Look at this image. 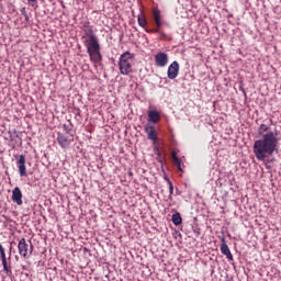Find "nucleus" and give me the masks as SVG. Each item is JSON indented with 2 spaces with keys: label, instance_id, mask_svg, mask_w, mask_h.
I'll return each instance as SVG.
<instances>
[{
  "label": "nucleus",
  "instance_id": "nucleus-24",
  "mask_svg": "<svg viewBox=\"0 0 281 281\" xmlns=\"http://www.w3.org/2000/svg\"><path fill=\"white\" fill-rule=\"evenodd\" d=\"M154 150H155V153H156V155H158V157L161 155L160 153H159V146H155L154 147Z\"/></svg>",
  "mask_w": 281,
  "mask_h": 281
},
{
  "label": "nucleus",
  "instance_id": "nucleus-16",
  "mask_svg": "<svg viewBox=\"0 0 281 281\" xmlns=\"http://www.w3.org/2000/svg\"><path fill=\"white\" fill-rule=\"evenodd\" d=\"M154 20H155V23L157 25V27H161L162 23H161V14L159 12L158 9H155L154 10Z\"/></svg>",
  "mask_w": 281,
  "mask_h": 281
},
{
  "label": "nucleus",
  "instance_id": "nucleus-3",
  "mask_svg": "<svg viewBox=\"0 0 281 281\" xmlns=\"http://www.w3.org/2000/svg\"><path fill=\"white\" fill-rule=\"evenodd\" d=\"M135 63V54L125 52L119 59V71L122 76H130L133 74V65Z\"/></svg>",
  "mask_w": 281,
  "mask_h": 281
},
{
  "label": "nucleus",
  "instance_id": "nucleus-18",
  "mask_svg": "<svg viewBox=\"0 0 281 281\" xmlns=\"http://www.w3.org/2000/svg\"><path fill=\"white\" fill-rule=\"evenodd\" d=\"M137 21H138V25L140 27H146L147 21H146V18L144 15H138Z\"/></svg>",
  "mask_w": 281,
  "mask_h": 281
},
{
  "label": "nucleus",
  "instance_id": "nucleus-17",
  "mask_svg": "<svg viewBox=\"0 0 281 281\" xmlns=\"http://www.w3.org/2000/svg\"><path fill=\"white\" fill-rule=\"evenodd\" d=\"M171 221L173 225H181L183 223V218L181 217V213L172 214Z\"/></svg>",
  "mask_w": 281,
  "mask_h": 281
},
{
  "label": "nucleus",
  "instance_id": "nucleus-14",
  "mask_svg": "<svg viewBox=\"0 0 281 281\" xmlns=\"http://www.w3.org/2000/svg\"><path fill=\"white\" fill-rule=\"evenodd\" d=\"M83 34L85 36H82V38L87 37V38H92V36H98L95 35V33L93 32V26L89 24V22H87L83 25Z\"/></svg>",
  "mask_w": 281,
  "mask_h": 281
},
{
  "label": "nucleus",
  "instance_id": "nucleus-1",
  "mask_svg": "<svg viewBox=\"0 0 281 281\" xmlns=\"http://www.w3.org/2000/svg\"><path fill=\"white\" fill-rule=\"evenodd\" d=\"M277 133L268 132L262 135L261 139H258L254 144V154L258 161H265L267 157H271L278 149L279 139L276 136Z\"/></svg>",
  "mask_w": 281,
  "mask_h": 281
},
{
  "label": "nucleus",
  "instance_id": "nucleus-30",
  "mask_svg": "<svg viewBox=\"0 0 281 281\" xmlns=\"http://www.w3.org/2000/svg\"><path fill=\"white\" fill-rule=\"evenodd\" d=\"M146 32H147L148 34H150V32H153V31H150V30H146Z\"/></svg>",
  "mask_w": 281,
  "mask_h": 281
},
{
  "label": "nucleus",
  "instance_id": "nucleus-7",
  "mask_svg": "<svg viewBox=\"0 0 281 281\" xmlns=\"http://www.w3.org/2000/svg\"><path fill=\"white\" fill-rule=\"evenodd\" d=\"M10 135V142H11V147L14 149L16 146H22L23 145V139L21 136H19V132L16 130L9 131Z\"/></svg>",
  "mask_w": 281,
  "mask_h": 281
},
{
  "label": "nucleus",
  "instance_id": "nucleus-23",
  "mask_svg": "<svg viewBox=\"0 0 281 281\" xmlns=\"http://www.w3.org/2000/svg\"><path fill=\"white\" fill-rule=\"evenodd\" d=\"M176 164H177V166H178V170H182L181 169V160L179 159V158H176Z\"/></svg>",
  "mask_w": 281,
  "mask_h": 281
},
{
  "label": "nucleus",
  "instance_id": "nucleus-27",
  "mask_svg": "<svg viewBox=\"0 0 281 281\" xmlns=\"http://www.w3.org/2000/svg\"><path fill=\"white\" fill-rule=\"evenodd\" d=\"M38 0H27L29 3H36Z\"/></svg>",
  "mask_w": 281,
  "mask_h": 281
},
{
  "label": "nucleus",
  "instance_id": "nucleus-22",
  "mask_svg": "<svg viewBox=\"0 0 281 281\" xmlns=\"http://www.w3.org/2000/svg\"><path fill=\"white\" fill-rule=\"evenodd\" d=\"M20 12L23 16H27V10L25 9V7L21 8Z\"/></svg>",
  "mask_w": 281,
  "mask_h": 281
},
{
  "label": "nucleus",
  "instance_id": "nucleus-21",
  "mask_svg": "<svg viewBox=\"0 0 281 281\" xmlns=\"http://www.w3.org/2000/svg\"><path fill=\"white\" fill-rule=\"evenodd\" d=\"M267 131H269V126L261 124L259 126V133H267Z\"/></svg>",
  "mask_w": 281,
  "mask_h": 281
},
{
  "label": "nucleus",
  "instance_id": "nucleus-10",
  "mask_svg": "<svg viewBox=\"0 0 281 281\" xmlns=\"http://www.w3.org/2000/svg\"><path fill=\"white\" fill-rule=\"evenodd\" d=\"M167 76L169 80H175L179 76V61H173L169 65Z\"/></svg>",
  "mask_w": 281,
  "mask_h": 281
},
{
  "label": "nucleus",
  "instance_id": "nucleus-2",
  "mask_svg": "<svg viewBox=\"0 0 281 281\" xmlns=\"http://www.w3.org/2000/svg\"><path fill=\"white\" fill-rule=\"evenodd\" d=\"M83 45L87 48L91 63L98 64L102 60V53H100V40L98 36L86 37Z\"/></svg>",
  "mask_w": 281,
  "mask_h": 281
},
{
  "label": "nucleus",
  "instance_id": "nucleus-25",
  "mask_svg": "<svg viewBox=\"0 0 281 281\" xmlns=\"http://www.w3.org/2000/svg\"><path fill=\"white\" fill-rule=\"evenodd\" d=\"M11 258H12V246H10V248H9V258H8V260H11Z\"/></svg>",
  "mask_w": 281,
  "mask_h": 281
},
{
  "label": "nucleus",
  "instance_id": "nucleus-13",
  "mask_svg": "<svg viewBox=\"0 0 281 281\" xmlns=\"http://www.w3.org/2000/svg\"><path fill=\"white\" fill-rule=\"evenodd\" d=\"M221 252L226 256L227 260H234V256L232 255V250H229V246H227V241H225V237L222 238Z\"/></svg>",
  "mask_w": 281,
  "mask_h": 281
},
{
  "label": "nucleus",
  "instance_id": "nucleus-12",
  "mask_svg": "<svg viewBox=\"0 0 281 281\" xmlns=\"http://www.w3.org/2000/svg\"><path fill=\"white\" fill-rule=\"evenodd\" d=\"M18 168H19L20 177H27V168L25 167V155L19 156Z\"/></svg>",
  "mask_w": 281,
  "mask_h": 281
},
{
  "label": "nucleus",
  "instance_id": "nucleus-26",
  "mask_svg": "<svg viewBox=\"0 0 281 281\" xmlns=\"http://www.w3.org/2000/svg\"><path fill=\"white\" fill-rule=\"evenodd\" d=\"M172 159H173V161L176 162L177 161V159H179V157H177V154H172Z\"/></svg>",
  "mask_w": 281,
  "mask_h": 281
},
{
  "label": "nucleus",
  "instance_id": "nucleus-19",
  "mask_svg": "<svg viewBox=\"0 0 281 281\" xmlns=\"http://www.w3.org/2000/svg\"><path fill=\"white\" fill-rule=\"evenodd\" d=\"M72 126L74 125H71V123L69 125H67V124L63 125V128H64L66 135H69L71 133Z\"/></svg>",
  "mask_w": 281,
  "mask_h": 281
},
{
  "label": "nucleus",
  "instance_id": "nucleus-8",
  "mask_svg": "<svg viewBox=\"0 0 281 281\" xmlns=\"http://www.w3.org/2000/svg\"><path fill=\"white\" fill-rule=\"evenodd\" d=\"M144 131L147 135V139H150V142H153V144H157V131H155V126L150 125V124H146L144 126Z\"/></svg>",
  "mask_w": 281,
  "mask_h": 281
},
{
  "label": "nucleus",
  "instance_id": "nucleus-11",
  "mask_svg": "<svg viewBox=\"0 0 281 281\" xmlns=\"http://www.w3.org/2000/svg\"><path fill=\"white\" fill-rule=\"evenodd\" d=\"M12 202L16 203V205H23V192H21V188L15 187L12 191Z\"/></svg>",
  "mask_w": 281,
  "mask_h": 281
},
{
  "label": "nucleus",
  "instance_id": "nucleus-5",
  "mask_svg": "<svg viewBox=\"0 0 281 281\" xmlns=\"http://www.w3.org/2000/svg\"><path fill=\"white\" fill-rule=\"evenodd\" d=\"M71 142H74V136H69V134L65 133H57V143L59 144L60 148L67 149L71 146Z\"/></svg>",
  "mask_w": 281,
  "mask_h": 281
},
{
  "label": "nucleus",
  "instance_id": "nucleus-20",
  "mask_svg": "<svg viewBox=\"0 0 281 281\" xmlns=\"http://www.w3.org/2000/svg\"><path fill=\"white\" fill-rule=\"evenodd\" d=\"M167 181L169 186V194L172 196V194H175V186H172V181H170V179H167Z\"/></svg>",
  "mask_w": 281,
  "mask_h": 281
},
{
  "label": "nucleus",
  "instance_id": "nucleus-4",
  "mask_svg": "<svg viewBox=\"0 0 281 281\" xmlns=\"http://www.w3.org/2000/svg\"><path fill=\"white\" fill-rule=\"evenodd\" d=\"M29 243L30 245L27 244V240H25V237H22L18 243L19 255L25 260L32 258V254H34V244H32V240H29Z\"/></svg>",
  "mask_w": 281,
  "mask_h": 281
},
{
  "label": "nucleus",
  "instance_id": "nucleus-31",
  "mask_svg": "<svg viewBox=\"0 0 281 281\" xmlns=\"http://www.w3.org/2000/svg\"><path fill=\"white\" fill-rule=\"evenodd\" d=\"M156 32H159V29H158V30H156Z\"/></svg>",
  "mask_w": 281,
  "mask_h": 281
},
{
  "label": "nucleus",
  "instance_id": "nucleus-9",
  "mask_svg": "<svg viewBox=\"0 0 281 281\" xmlns=\"http://www.w3.org/2000/svg\"><path fill=\"white\" fill-rule=\"evenodd\" d=\"M156 67H166L168 65V54L160 52L155 55Z\"/></svg>",
  "mask_w": 281,
  "mask_h": 281
},
{
  "label": "nucleus",
  "instance_id": "nucleus-15",
  "mask_svg": "<svg viewBox=\"0 0 281 281\" xmlns=\"http://www.w3.org/2000/svg\"><path fill=\"white\" fill-rule=\"evenodd\" d=\"M148 120L153 124H157L161 120V114L157 110H151L148 112Z\"/></svg>",
  "mask_w": 281,
  "mask_h": 281
},
{
  "label": "nucleus",
  "instance_id": "nucleus-28",
  "mask_svg": "<svg viewBox=\"0 0 281 281\" xmlns=\"http://www.w3.org/2000/svg\"><path fill=\"white\" fill-rule=\"evenodd\" d=\"M24 18H25V21H30V16L27 15V13H26V16Z\"/></svg>",
  "mask_w": 281,
  "mask_h": 281
},
{
  "label": "nucleus",
  "instance_id": "nucleus-29",
  "mask_svg": "<svg viewBox=\"0 0 281 281\" xmlns=\"http://www.w3.org/2000/svg\"><path fill=\"white\" fill-rule=\"evenodd\" d=\"M76 115H80V109L77 110Z\"/></svg>",
  "mask_w": 281,
  "mask_h": 281
},
{
  "label": "nucleus",
  "instance_id": "nucleus-6",
  "mask_svg": "<svg viewBox=\"0 0 281 281\" xmlns=\"http://www.w3.org/2000/svg\"><path fill=\"white\" fill-rule=\"evenodd\" d=\"M0 258L3 267V271L5 276H10L12 273V266L8 262V257L5 256V248L0 244Z\"/></svg>",
  "mask_w": 281,
  "mask_h": 281
}]
</instances>
